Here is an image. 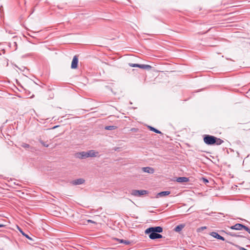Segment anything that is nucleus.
I'll list each match as a JSON object with an SVG mask.
<instances>
[{
  "label": "nucleus",
  "mask_w": 250,
  "mask_h": 250,
  "mask_svg": "<svg viewBox=\"0 0 250 250\" xmlns=\"http://www.w3.org/2000/svg\"><path fill=\"white\" fill-rule=\"evenodd\" d=\"M99 154L98 151L90 150L88 151H82L75 153V157L77 158L83 159L88 157H95Z\"/></svg>",
  "instance_id": "f257e3e1"
},
{
  "label": "nucleus",
  "mask_w": 250,
  "mask_h": 250,
  "mask_svg": "<svg viewBox=\"0 0 250 250\" xmlns=\"http://www.w3.org/2000/svg\"><path fill=\"white\" fill-rule=\"evenodd\" d=\"M163 231V228L161 227L158 226L155 227H150L145 230L146 234H149V237L151 239H156L157 233H160Z\"/></svg>",
  "instance_id": "f03ea898"
},
{
  "label": "nucleus",
  "mask_w": 250,
  "mask_h": 250,
  "mask_svg": "<svg viewBox=\"0 0 250 250\" xmlns=\"http://www.w3.org/2000/svg\"><path fill=\"white\" fill-rule=\"evenodd\" d=\"M204 142L208 145H215V137L209 135H205L204 137Z\"/></svg>",
  "instance_id": "7ed1b4c3"
},
{
  "label": "nucleus",
  "mask_w": 250,
  "mask_h": 250,
  "mask_svg": "<svg viewBox=\"0 0 250 250\" xmlns=\"http://www.w3.org/2000/svg\"><path fill=\"white\" fill-rule=\"evenodd\" d=\"M128 65L130 67H137L144 69H150L152 67L150 65L147 64H139L137 63H129Z\"/></svg>",
  "instance_id": "20e7f679"
},
{
  "label": "nucleus",
  "mask_w": 250,
  "mask_h": 250,
  "mask_svg": "<svg viewBox=\"0 0 250 250\" xmlns=\"http://www.w3.org/2000/svg\"><path fill=\"white\" fill-rule=\"evenodd\" d=\"M147 191L146 190H132L131 191V194L135 196H141L147 193Z\"/></svg>",
  "instance_id": "39448f33"
},
{
  "label": "nucleus",
  "mask_w": 250,
  "mask_h": 250,
  "mask_svg": "<svg viewBox=\"0 0 250 250\" xmlns=\"http://www.w3.org/2000/svg\"><path fill=\"white\" fill-rule=\"evenodd\" d=\"M78 57L77 56H74L72 61L71 65V68H72V69L77 68L78 67Z\"/></svg>",
  "instance_id": "423d86ee"
},
{
  "label": "nucleus",
  "mask_w": 250,
  "mask_h": 250,
  "mask_svg": "<svg viewBox=\"0 0 250 250\" xmlns=\"http://www.w3.org/2000/svg\"><path fill=\"white\" fill-rule=\"evenodd\" d=\"M143 172L152 174L154 172V169L151 167H143L142 168Z\"/></svg>",
  "instance_id": "0eeeda50"
},
{
  "label": "nucleus",
  "mask_w": 250,
  "mask_h": 250,
  "mask_svg": "<svg viewBox=\"0 0 250 250\" xmlns=\"http://www.w3.org/2000/svg\"><path fill=\"white\" fill-rule=\"evenodd\" d=\"M210 235L211 236H212V237H213L215 238H217L218 239L221 240L223 241L225 240V238L221 236L218 233H217L216 232H212L210 233Z\"/></svg>",
  "instance_id": "6e6552de"
},
{
  "label": "nucleus",
  "mask_w": 250,
  "mask_h": 250,
  "mask_svg": "<svg viewBox=\"0 0 250 250\" xmlns=\"http://www.w3.org/2000/svg\"><path fill=\"white\" fill-rule=\"evenodd\" d=\"M243 225L241 224H236L234 226H232L230 227V229H235V230H241L243 229Z\"/></svg>",
  "instance_id": "1a4fd4ad"
},
{
  "label": "nucleus",
  "mask_w": 250,
  "mask_h": 250,
  "mask_svg": "<svg viewBox=\"0 0 250 250\" xmlns=\"http://www.w3.org/2000/svg\"><path fill=\"white\" fill-rule=\"evenodd\" d=\"M84 182L85 180L83 179L80 178L73 181L72 184L74 185H78L83 184V183H84Z\"/></svg>",
  "instance_id": "9d476101"
},
{
  "label": "nucleus",
  "mask_w": 250,
  "mask_h": 250,
  "mask_svg": "<svg viewBox=\"0 0 250 250\" xmlns=\"http://www.w3.org/2000/svg\"><path fill=\"white\" fill-rule=\"evenodd\" d=\"M170 192L169 191H162V192L158 193L157 194L156 197L159 198L160 197L165 196L169 195L170 194Z\"/></svg>",
  "instance_id": "9b49d317"
},
{
  "label": "nucleus",
  "mask_w": 250,
  "mask_h": 250,
  "mask_svg": "<svg viewBox=\"0 0 250 250\" xmlns=\"http://www.w3.org/2000/svg\"><path fill=\"white\" fill-rule=\"evenodd\" d=\"M176 181L179 183H185L188 182V179L185 177H180L177 178Z\"/></svg>",
  "instance_id": "f8f14e48"
},
{
  "label": "nucleus",
  "mask_w": 250,
  "mask_h": 250,
  "mask_svg": "<svg viewBox=\"0 0 250 250\" xmlns=\"http://www.w3.org/2000/svg\"><path fill=\"white\" fill-rule=\"evenodd\" d=\"M185 227V225L180 224L177 226L174 229L176 232H180Z\"/></svg>",
  "instance_id": "ddd939ff"
},
{
  "label": "nucleus",
  "mask_w": 250,
  "mask_h": 250,
  "mask_svg": "<svg viewBox=\"0 0 250 250\" xmlns=\"http://www.w3.org/2000/svg\"><path fill=\"white\" fill-rule=\"evenodd\" d=\"M215 144L216 145H221L223 143H224V141L220 138H218L217 137H215Z\"/></svg>",
  "instance_id": "4468645a"
},
{
  "label": "nucleus",
  "mask_w": 250,
  "mask_h": 250,
  "mask_svg": "<svg viewBox=\"0 0 250 250\" xmlns=\"http://www.w3.org/2000/svg\"><path fill=\"white\" fill-rule=\"evenodd\" d=\"M104 128L106 130H114V129H116L117 126H114V125H108V126H106L104 127Z\"/></svg>",
  "instance_id": "2eb2a0df"
},
{
  "label": "nucleus",
  "mask_w": 250,
  "mask_h": 250,
  "mask_svg": "<svg viewBox=\"0 0 250 250\" xmlns=\"http://www.w3.org/2000/svg\"><path fill=\"white\" fill-rule=\"evenodd\" d=\"M148 128L150 129V130L153 131H154L155 133H158V134L162 133L160 131L157 130V129L153 127H152V126H148Z\"/></svg>",
  "instance_id": "dca6fc26"
},
{
  "label": "nucleus",
  "mask_w": 250,
  "mask_h": 250,
  "mask_svg": "<svg viewBox=\"0 0 250 250\" xmlns=\"http://www.w3.org/2000/svg\"><path fill=\"white\" fill-rule=\"evenodd\" d=\"M116 240L117 241H120V243H124V244H125L126 245H128L129 244V242L128 241H126V240H124L123 239H116Z\"/></svg>",
  "instance_id": "f3484780"
},
{
  "label": "nucleus",
  "mask_w": 250,
  "mask_h": 250,
  "mask_svg": "<svg viewBox=\"0 0 250 250\" xmlns=\"http://www.w3.org/2000/svg\"><path fill=\"white\" fill-rule=\"evenodd\" d=\"M21 146L23 147V148H29L30 146H29V145H28L27 144H26V143H22L21 144Z\"/></svg>",
  "instance_id": "a211bd4d"
},
{
  "label": "nucleus",
  "mask_w": 250,
  "mask_h": 250,
  "mask_svg": "<svg viewBox=\"0 0 250 250\" xmlns=\"http://www.w3.org/2000/svg\"><path fill=\"white\" fill-rule=\"evenodd\" d=\"M20 231L21 232L22 234L23 235H24V236H25L26 238L30 239V240H32L31 238L27 234H25V233H24L21 230H20Z\"/></svg>",
  "instance_id": "6ab92c4d"
},
{
  "label": "nucleus",
  "mask_w": 250,
  "mask_h": 250,
  "mask_svg": "<svg viewBox=\"0 0 250 250\" xmlns=\"http://www.w3.org/2000/svg\"><path fill=\"white\" fill-rule=\"evenodd\" d=\"M243 229H244L246 231H247L248 233H249L250 234V229L247 227V226H245L244 225H243Z\"/></svg>",
  "instance_id": "aec40b11"
},
{
  "label": "nucleus",
  "mask_w": 250,
  "mask_h": 250,
  "mask_svg": "<svg viewBox=\"0 0 250 250\" xmlns=\"http://www.w3.org/2000/svg\"><path fill=\"white\" fill-rule=\"evenodd\" d=\"M40 142L42 144V146H43L45 147H48L49 145L48 144H46L45 142H44L42 140H40Z\"/></svg>",
  "instance_id": "412c9836"
},
{
  "label": "nucleus",
  "mask_w": 250,
  "mask_h": 250,
  "mask_svg": "<svg viewBox=\"0 0 250 250\" xmlns=\"http://www.w3.org/2000/svg\"><path fill=\"white\" fill-rule=\"evenodd\" d=\"M229 234L231 236H232V237H242V236L241 235H236L234 233H229Z\"/></svg>",
  "instance_id": "4be33fe9"
},
{
  "label": "nucleus",
  "mask_w": 250,
  "mask_h": 250,
  "mask_svg": "<svg viewBox=\"0 0 250 250\" xmlns=\"http://www.w3.org/2000/svg\"><path fill=\"white\" fill-rule=\"evenodd\" d=\"M162 237H163V236L162 235L157 233V235H156V239L161 238Z\"/></svg>",
  "instance_id": "5701e85b"
},
{
  "label": "nucleus",
  "mask_w": 250,
  "mask_h": 250,
  "mask_svg": "<svg viewBox=\"0 0 250 250\" xmlns=\"http://www.w3.org/2000/svg\"><path fill=\"white\" fill-rule=\"evenodd\" d=\"M86 221L87 223H95V222H94L93 221L91 220H87Z\"/></svg>",
  "instance_id": "b1692460"
},
{
  "label": "nucleus",
  "mask_w": 250,
  "mask_h": 250,
  "mask_svg": "<svg viewBox=\"0 0 250 250\" xmlns=\"http://www.w3.org/2000/svg\"><path fill=\"white\" fill-rule=\"evenodd\" d=\"M4 54L5 53V50H1L0 51V55H1V54Z\"/></svg>",
  "instance_id": "393cba45"
},
{
  "label": "nucleus",
  "mask_w": 250,
  "mask_h": 250,
  "mask_svg": "<svg viewBox=\"0 0 250 250\" xmlns=\"http://www.w3.org/2000/svg\"><path fill=\"white\" fill-rule=\"evenodd\" d=\"M239 249L240 250H248L246 249L245 248L241 247H239Z\"/></svg>",
  "instance_id": "a878e982"
},
{
  "label": "nucleus",
  "mask_w": 250,
  "mask_h": 250,
  "mask_svg": "<svg viewBox=\"0 0 250 250\" xmlns=\"http://www.w3.org/2000/svg\"><path fill=\"white\" fill-rule=\"evenodd\" d=\"M203 180H204V181L205 183H208V181L207 179L203 178Z\"/></svg>",
  "instance_id": "bb28decb"
},
{
  "label": "nucleus",
  "mask_w": 250,
  "mask_h": 250,
  "mask_svg": "<svg viewBox=\"0 0 250 250\" xmlns=\"http://www.w3.org/2000/svg\"><path fill=\"white\" fill-rule=\"evenodd\" d=\"M206 228H206V227H202V228H201V229H202V230H203V229H206Z\"/></svg>",
  "instance_id": "cd10ccee"
},
{
  "label": "nucleus",
  "mask_w": 250,
  "mask_h": 250,
  "mask_svg": "<svg viewBox=\"0 0 250 250\" xmlns=\"http://www.w3.org/2000/svg\"><path fill=\"white\" fill-rule=\"evenodd\" d=\"M4 226V225H3V224H0V228L3 227Z\"/></svg>",
  "instance_id": "c85d7f7f"
},
{
  "label": "nucleus",
  "mask_w": 250,
  "mask_h": 250,
  "mask_svg": "<svg viewBox=\"0 0 250 250\" xmlns=\"http://www.w3.org/2000/svg\"><path fill=\"white\" fill-rule=\"evenodd\" d=\"M209 45L211 46H215V45Z\"/></svg>",
  "instance_id": "c756f323"
}]
</instances>
